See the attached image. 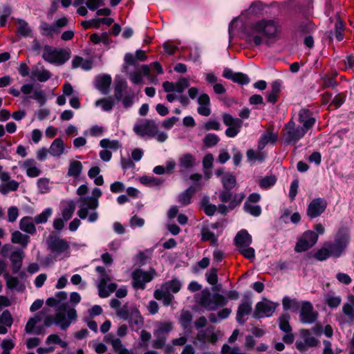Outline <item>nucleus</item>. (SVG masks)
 I'll return each mask as SVG.
<instances>
[{"label":"nucleus","instance_id":"f257e3e1","mask_svg":"<svg viewBox=\"0 0 354 354\" xmlns=\"http://www.w3.org/2000/svg\"><path fill=\"white\" fill-rule=\"evenodd\" d=\"M262 34L266 38L275 39L281 33V26L274 20L261 19L254 23L250 27L248 33L249 40L253 41L256 46L260 45L263 38L258 34Z\"/></svg>","mask_w":354,"mask_h":354},{"label":"nucleus","instance_id":"f03ea898","mask_svg":"<svg viewBox=\"0 0 354 354\" xmlns=\"http://www.w3.org/2000/svg\"><path fill=\"white\" fill-rule=\"evenodd\" d=\"M102 196V192L99 188H94L93 189V196L80 197L79 202H80V209L77 214L82 218L85 219L88 217V221L90 223L95 222L98 218V214L97 212H92L88 214L89 210H95L98 207V198Z\"/></svg>","mask_w":354,"mask_h":354},{"label":"nucleus","instance_id":"7ed1b4c3","mask_svg":"<svg viewBox=\"0 0 354 354\" xmlns=\"http://www.w3.org/2000/svg\"><path fill=\"white\" fill-rule=\"evenodd\" d=\"M196 303L207 310L214 311L225 306L227 299L219 293L211 294L208 289H204L194 295Z\"/></svg>","mask_w":354,"mask_h":354},{"label":"nucleus","instance_id":"20e7f679","mask_svg":"<svg viewBox=\"0 0 354 354\" xmlns=\"http://www.w3.org/2000/svg\"><path fill=\"white\" fill-rule=\"evenodd\" d=\"M182 287V283L177 279H173L162 283L159 289L155 290L153 297L157 300H162L163 305L169 306L174 297L170 293L178 292Z\"/></svg>","mask_w":354,"mask_h":354},{"label":"nucleus","instance_id":"39448f33","mask_svg":"<svg viewBox=\"0 0 354 354\" xmlns=\"http://www.w3.org/2000/svg\"><path fill=\"white\" fill-rule=\"evenodd\" d=\"M70 51L65 49H57L46 45L44 47L42 58L50 64L62 65L70 58Z\"/></svg>","mask_w":354,"mask_h":354},{"label":"nucleus","instance_id":"423d86ee","mask_svg":"<svg viewBox=\"0 0 354 354\" xmlns=\"http://www.w3.org/2000/svg\"><path fill=\"white\" fill-rule=\"evenodd\" d=\"M156 274L154 269H150L149 271L136 269L131 274L132 286L136 290H144L145 284L152 281Z\"/></svg>","mask_w":354,"mask_h":354},{"label":"nucleus","instance_id":"0eeeda50","mask_svg":"<svg viewBox=\"0 0 354 354\" xmlns=\"http://www.w3.org/2000/svg\"><path fill=\"white\" fill-rule=\"evenodd\" d=\"M133 131L140 137H155L158 132V126L154 120H142L133 127Z\"/></svg>","mask_w":354,"mask_h":354},{"label":"nucleus","instance_id":"6e6552de","mask_svg":"<svg viewBox=\"0 0 354 354\" xmlns=\"http://www.w3.org/2000/svg\"><path fill=\"white\" fill-rule=\"evenodd\" d=\"M318 235L312 230L305 232L298 239L295 250L302 252L312 248L317 241Z\"/></svg>","mask_w":354,"mask_h":354},{"label":"nucleus","instance_id":"1a4fd4ad","mask_svg":"<svg viewBox=\"0 0 354 354\" xmlns=\"http://www.w3.org/2000/svg\"><path fill=\"white\" fill-rule=\"evenodd\" d=\"M245 198V194H234L230 189H224L219 192V200L222 203H228L230 210L239 206Z\"/></svg>","mask_w":354,"mask_h":354},{"label":"nucleus","instance_id":"9d476101","mask_svg":"<svg viewBox=\"0 0 354 354\" xmlns=\"http://www.w3.org/2000/svg\"><path fill=\"white\" fill-rule=\"evenodd\" d=\"M279 304L274 303L268 299H264L257 304L254 312V317L261 318L263 317H270L272 315Z\"/></svg>","mask_w":354,"mask_h":354},{"label":"nucleus","instance_id":"9b49d317","mask_svg":"<svg viewBox=\"0 0 354 354\" xmlns=\"http://www.w3.org/2000/svg\"><path fill=\"white\" fill-rule=\"evenodd\" d=\"M299 310V319L303 324H312L316 321L318 314L310 301H302Z\"/></svg>","mask_w":354,"mask_h":354},{"label":"nucleus","instance_id":"f8f14e48","mask_svg":"<svg viewBox=\"0 0 354 354\" xmlns=\"http://www.w3.org/2000/svg\"><path fill=\"white\" fill-rule=\"evenodd\" d=\"M223 123L228 127L225 131L227 137L234 138L242 127L243 122L241 119L233 118L230 114L225 113L223 115Z\"/></svg>","mask_w":354,"mask_h":354},{"label":"nucleus","instance_id":"ddd939ff","mask_svg":"<svg viewBox=\"0 0 354 354\" xmlns=\"http://www.w3.org/2000/svg\"><path fill=\"white\" fill-rule=\"evenodd\" d=\"M286 139L288 142H296L304 136L306 131L303 127H296L295 122L289 121L285 127Z\"/></svg>","mask_w":354,"mask_h":354},{"label":"nucleus","instance_id":"4468645a","mask_svg":"<svg viewBox=\"0 0 354 354\" xmlns=\"http://www.w3.org/2000/svg\"><path fill=\"white\" fill-rule=\"evenodd\" d=\"M196 339L203 344L210 343L214 344L218 341V334L214 330L212 326H209L205 329L200 330L196 337Z\"/></svg>","mask_w":354,"mask_h":354},{"label":"nucleus","instance_id":"2eb2a0df","mask_svg":"<svg viewBox=\"0 0 354 354\" xmlns=\"http://www.w3.org/2000/svg\"><path fill=\"white\" fill-rule=\"evenodd\" d=\"M327 206V203L323 198H315L308 205L307 215L310 218H316L321 215Z\"/></svg>","mask_w":354,"mask_h":354},{"label":"nucleus","instance_id":"dca6fc26","mask_svg":"<svg viewBox=\"0 0 354 354\" xmlns=\"http://www.w3.org/2000/svg\"><path fill=\"white\" fill-rule=\"evenodd\" d=\"M348 241V236L345 235L336 239L334 243H326V246H328L331 256L339 257L346 248Z\"/></svg>","mask_w":354,"mask_h":354},{"label":"nucleus","instance_id":"f3484780","mask_svg":"<svg viewBox=\"0 0 354 354\" xmlns=\"http://www.w3.org/2000/svg\"><path fill=\"white\" fill-rule=\"evenodd\" d=\"M223 76L242 85L248 84L250 82V78L248 75L242 73H235L230 68H225L223 71Z\"/></svg>","mask_w":354,"mask_h":354},{"label":"nucleus","instance_id":"a211bd4d","mask_svg":"<svg viewBox=\"0 0 354 354\" xmlns=\"http://www.w3.org/2000/svg\"><path fill=\"white\" fill-rule=\"evenodd\" d=\"M299 122L303 124L302 127L307 131L313 127L316 120L308 109H301L299 112Z\"/></svg>","mask_w":354,"mask_h":354},{"label":"nucleus","instance_id":"6ab92c4d","mask_svg":"<svg viewBox=\"0 0 354 354\" xmlns=\"http://www.w3.org/2000/svg\"><path fill=\"white\" fill-rule=\"evenodd\" d=\"M48 248L53 252L62 253L69 248V244L65 239L53 237L48 242Z\"/></svg>","mask_w":354,"mask_h":354},{"label":"nucleus","instance_id":"aec40b11","mask_svg":"<svg viewBox=\"0 0 354 354\" xmlns=\"http://www.w3.org/2000/svg\"><path fill=\"white\" fill-rule=\"evenodd\" d=\"M112 80L109 75H98L95 79V86L102 93L106 95L109 92V88L111 84Z\"/></svg>","mask_w":354,"mask_h":354},{"label":"nucleus","instance_id":"412c9836","mask_svg":"<svg viewBox=\"0 0 354 354\" xmlns=\"http://www.w3.org/2000/svg\"><path fill=\"white\" fill-rule=\"evenodd\" d=\"M21 167L26 170L27 176L30 178L37 177L41 174V170L37 166L36 161L32 158L25 160L21 163Z\"/></svg>","mask_w":354,"mask_h":354},{"label":"nucleus","instance_id":"4be33fe9","mask_svg":"<svg viewBox=\"0 0 354 354\" xmlns=\"http://www.w3.org/2000/svg\"><path fill=\"white\" fill-rule=\"evenodd\" d=\"M234 242L239 250L250 246L252 243V236L246 230H241L235 236Z\"/></svg>","mask_w":354,"mask_h":354},{"label":"nucleus","instance_id":"5701e85b","mask_svg":"<svg viewBox=\"0 0 354 354\" xmlns=\"http://www.w3.org/2000/svg\"><path fill=\"white\" fill-rule=\"evenodd\" d=\"M51 77V73L44 67L35 66L30 73V78L39 82H46Z\"/></svg>","mask_w":354,"mask_h":354},{"label":"nucleus","instance_id":"b1692460","mask_svg":"<svg viewBox=\"0 0 354 354\" xmlns=\"http://www.w3.org/2000/svg\"><path fill=\"white\" fill-rule=\"evenodd\" d=\"M24 258V252L21 250H15L12 252L10 256V260L12 263V269L14 273H17L22 266Z\"/></svg>","mask_w":354,"mask_h":354},{"label":"nucleus","instance_id":"393cba45","mask_svg":"<svg viewBox=\"0 0 354 354\" xmlns=\"http://www.w3.org/2000/svg\"><path fill=\"white\" fill-rule=\"evenodd\" d=\"M75 210V203L73 200L66 201L62 203V216L65 221H68Z\"/></svg>","mask_w":354,"mask_h":354},{"label":"nucleus","instance_id":"a878e982","mask_svg":"<svg viewBox=\"0 0 354 354\" xmlns=\"http://www.w3.org/2000/svg\"><path fill=\"white\" fill-rule=\"evenodd\" d=\"M11 242L15 244L20 245V246L24 249L26 248L30 242V236L16 230L11 234Z\"/></svg>","mask_w":354,"mask_h":354},{"label":"nucleus","instance_id":"bb28decb","mask_svg":"<svg viewBox=\"0 0 354 354\" xmlns=\"http://www.w3.org/2000/svg\"><path fill=\"white\" fill-rule=\"evenodd\" d=\"M34 219L30 216L23 217L19 221V228L23 232L33 234L36 232Z\"/></svg>","mask_w":354,"mask_h":354},{"label":"nucleus","instance_id":"cd10ccee","mask_svg":"<svg viewBox=\"0 0 354 354\" xmlns=\"http://www.w3.org/2000/svg\"><path fill=\"white\" fill-rule=\"evenodd\" d=\"M252 311V303L245 301L239 305L236 313V320L243 324L245 322L244 316L249 315Z\"/></svg>","mask_w":354,"mask_h":354},{"label":"nucleus","instance_id":"c85d7f7f","mask_svg":"<svg viewBox=\"0 0 354 354\" xmlns=\"http://www.w3.org/2000/svg\"><path fill=\"white\" fill-rule=\"evenodd\" d=\"M277 138L278 136L277 133H274L268 129L267 132L261 136L258 143V149L261 151L264 149L267 144L274 143L277 141Z\"/></svg>","mask_w":354,"mask_h":354},{"label":"nucleus","instance_id":"c756f323","mask_svg":"<svg viewBox=\"0 0 354 354\" xmlns=\"http://www.w3.org/2000/svg\"><path fill=\"white\" fill-rule=\"evenodd\" d=\"M83 170V166L80 161L73 160L69 162L67 175L74 178H78Z\"/></svg>","mask_w":354,"mask_h":354},{"label":"nucleus","instance_id":"7c9ffc66","mask_svg":"<svg viewBox=\"0 0 354 354\" xmlns=\"http://www.w3.org/2000/svg\"><path fill=\"white\" fill-rule=\"evenodd\" d=\"M65 147L64 141L61 138L53 140L49 148V153L53 156L59 157L64 153Z\"/></svg>","mask_w":354,"mask_h":354},{"label":"nucleus","instance_id":"2f4dec72","mask_svg":"<svg viewBox=\"0 0 354 354\" xmlns=\"http://www.w3.org/2000/svg\"><path fill=\"white\" fill-rule=\"evenodd\" d=\"M130 326L132 329H139L143 324V318L142 317L138 310L136 308L131 309V315L128 319Z\"/></svg>","mask_w":354,"mask_h":354},{"label":"nucleus","instance_id":"473e14b6","mask_svg":"<svg viewBox=\"0 0 354 354\" xmlns=\"http://www.w3.org/2000/svg\"><path fill=\"white\" fill-rule=\"evenodd\" d=\"M196 191V186H190L178 197V201L182 205H187L191 203L192 198Z\"/></svg>","mask_w":354,"mask_h":354},{"label":"nucleus","instance_id":"72a5a7b5","mask_svg":"<svg viewBox=\"0 0 354 354\" xmlns=\"http://www.w3.org/2000/svg\"><path fill=\"white\" fill-rule=\"evenodd\" d=\"M281 91V83L277 80L272 83L271 90L267 95V101L270 103L274 104L278 100L279 94Z\"/></svg>","mask_w":354,"mask_h":354},{"label":"nucleus","instance_id":"f704fd0d","mask_svg":"<svg viewBox=\"0 0 354 354\" xmlns=\"http://www.w3.org/2000/svg\"><path fill=\"white\" fill-rule=\"evenodd\" d=\"M301 304L296 299H290L288 297H285L282 300V305L284 310H290L292 312H296L301 308Z\"/></svg>","mask_w":354,"mask_h":354},{"label":"nucleus","instance_id":"c9c22d12","mask_svg":"<svg viewBox=\"0 0 354 354\" xmlns=\"http://www.w3.org/2000/svg\"><path fill=\"white\" fill-rule=\"evenodd\" d=\"M127 88V83L125 80L119 79L115 80L114 86V96L118 101L122 98V93Z\"/></svg>","mask_w":354,"mask_h":354},{"label":"nucleus","instance_id":"e433bc0d","mask_svg":"<svg viewBox=\"0 0 354 354\" xmlns=\"http://www.w3.org/2000/svg\"><path fill=\"white\" fill-rule=\"evenodd\" d=\"M196 159L190 153H185L179 158V166L183 169H189L195 165Z\"/></svg>","mask_w":354,"mask_h":354},{"label":"nucleus","instance_id":"4c0bfd02","mask_svg":"<svg viewBox=\"0 0 354 354\" xmlns=\"http://www.w3.org/2000/svg\"><path fill=\"white\" fill-rule=\"evenodd\" d=\"M221 182L225 189H231L236 185V180L234 175L230 173H225L221 177Z\"/></svg>","mask_w":354,"mask_h":354},{"label":"nucleus","instance_id":"58836bf2","mask_svg":"<svg viewBox=\"0 0 354 354\" xmlns=\"http://www.w3.org/2000/svg\"><path fill=\"white\" fill-rule=\"evenodd\" d=\"M17 32L21 36L26 37L31 35L32 30L26 21L23 19H18Z\"/></svg>","mask_w":354,"mask_h":354},{"label":"nucleus","instance_id":"ea45409f","mask_svg":"<svg viewBox=\"0 0 354 354\" xmlns=\"http://www.w3.org/2000/svg\"><path fill=\"white\" fill-rule=\"evenodd\" d=\"M173 328L171 322H159L157 324V329L154 332V335L160 337L163 334L168 333Z\"/></svg>","mask_w":354,"mask_h":354},{"label":"nucleus","instance_id":"a19ab883","mask_svg":"<svg viewBox=\"0 0 354 354\" xmlns=\"http://www.w3.org/2000/svg\"><path fill=\"white\" fill-rule=\"evenodd\" d=\"M301 339L306 342L307 346L310 347H314L317 345V339L312 336L310 331L307 329H303L301 330Z\"/></svg>","mask_w":354,"mask_h":354},{"label":"nucleus","instance_id":"79ce46f5","mask_svg":"<svg viewBox=\"0 0 354 354\" xmlns=\"http://www.w3.org/2000/svg\"><path fill=\"white\" fill-rule=\"evenodd\" d=\"M19 183L12 180L6 183H1L0 185V192L3 194H7L10 192H15L19 187Z\"/></svg>","mask_w":354,"mask_h":354},{"label":"nucleus","instance_id":"37998d69","mask_svg":"<svg viewBox=\"0 0 354 354\" xmlns=\"http://www.w3.org/2000/svg\"><path fill=\"white\" fill-rule=\"evenodd\" d=\"M201 205L207 216H213L217 209V207L215 205L209 203L208 197H204L202 199Z\"/></svg>","mask_w":354,"mask_h":354},{"label":"nucleus","instance_id":"c03bdc74","mask_svg":"<svg viewBox=\"0 0 354 354\" xmlns=\"http://www.w3.org/2000/svg\"><path fill=\"white\" fill-rule=\"evenodd\" d=\"M290 315L288 314H282L279 318V328L285 333L292 331V328L289 324Z\"/></svg>","mask_w":354,"mask_h":354},{"label":"nucleus","instance_id":"a18cd8bd","mask_svg":"<svg viewBox=\"0 0 354 354\" xmlns=\"http://www.w3.org/2000/svg\"><path fill=\"white\" fill-rule=\"evenodd\" d=\"M54 317L55 324L59 325L62 329L65 330L70 326L71 321L66 319L63 312L57 313Z\"/></svg>","mask_w":354,"mask_h":354},{"label":"nucleus","instance_id":"49530a36","mask_svg":"<svg viewBox=\"0 0 354 354\" xmlns=\"http://www.w3.org/2000/svg\"><path fill=\"white\" fill-rule=\"evenodd\" d=\"M40 313L36 314L33 317L28 319L25 326V331L27 333H32L36 324L41 321L42 317Z\"/></svg>","mask_w":354,"mask_h":354},{"label":"nucleus","instance_id":"de8ad7c7","mask_svg":"<svg viewBox=\"0 0 354 354\" xmlns=\"http://www.w3.org/2000/svg\"><path fill=\"white\" fill-rule=\"evenodd\" d=\"M100 145L101 147L104 148V149H112V150H117L120 147V143L118 140H111L109 139H102L100 142Z\"/></svg>","mask_w":354,"mask_h":354},{"label":"nucleus","instance_id":"09e8293b","mask_svg":"<svg viewBox=\"0 0 354 354\" xmlns=\"http://www.w3.org/2000/svg\"><path fill=\"white\" fill-rule=\"evenodd\" d=\"M37 185L41 194H46L50 192V180L47 178H40L37 180Z\"/></svg>","mask_w":354,"mask_h":354},{"label":"nucleus","instance_id":"8fccbe9b","mask_svg":"<svg viewBox=\"0 0 354 354\" xmlns=\"http://www.w3.org/2000/svg\"><path fill=\"white\" fill-rule=\"evenodd\" d=\"M52 214V209L46 208L41 214L35 216L34 221L37 224L45 223Z\"/></svg>","mask_w":354,"mask_h":354},{"label":"nucleus","instance_id":"3c124183","mask_svg":"<svg viewBox=\"0 0 354 354\" xmlns=\"http://www.w3.org/2000/svg\"><path fill=\"white\" fill-rule=\"evenodd\" d=\"M193 316L192 313L188 310H183L181 312L179 322L180 325L184 328H187L189 326L190 323L192 320Z\"/></svg>","mask_w":354,"mask_h":354},{"label":"nucleus","instance_id":"603ef678","mask_svg":"<svg viewBox=\"0 0 354 354\" xmlns=\"http://www.w3.org/2000/svg\"><path fill=\"white\" fill-rule=\"evenodd\" d=\"M40 30L43 35L53 36L54 33H56L57 29L54 26V24L50 25L47 22L42 21L40 24Z\"/></svg>","mask_w":354,"mask_h":354},{"label":"nucleus","instance_id":"864d4df0","mask_svg":"<svg viewBox=\"0 0 354 354\" xmlns=\"http://www.w3.org/2000/svg\"><path fill=\"white\" fill-rule=\"evenodd\" d=\"M95 105L97 106H101L102 109L105 111H109L113 107L114 102L111 97L102 98L97 100Z\"/></svg>","mask_w":354,"mask_h":354},{"label":"nucleus","instance_id":"5fc2aeb1","mask_svg":"<svg viewBox=\"0 0 354 354\" xmlns=\"http://www.w3.org/2000/svg\"><path fill=\"white\" fill-rule=\"evenodd\" d=\"M326 304L330 308H336L342 302V299L338 296H333L330 294L325 295Z\"/></svg>","mask_w":354,"mask_h":354},{"label":"nucleus","instance_id":"6e6d98bb","mask_svg":"<svg viewBox=\"0 0 354 354\" xmlns=\"http://www.w3.org/2000/svg\"><path fill=\"white\" fill-rule=\"evenodd\" d=\"M219 138L214 133H208L203 139L204 145L206 147H212L217 145Z\"/></svg>","mask_w":354,"mask_h":354},{"label":"nucleus","instance_id":"4d7b16f0","mask_svg":"<svg viewBox=\"0 0 354 354\" xmlns=\"http://www.w3.org/2000/svg\"><path fill=\"white\" fill-rule=\"evenodd\" d=\"M244 209L254 216H258L261 213V208L259 205H252L245 202L243 205Z\"/></svg>","mask_w":354,"mask_h":354},{"label":"nucleus","instance_id":"13d9d810","mask_svg":"<svg viewBox=\"0 0 354 354\" xmlns=\"http://www.w3.org/2000/svg\"><path fill=\"white\" fill-rule=\"evenodd\" d=\"M202 241H211L212 243H216L217 239L215 234L210 232L207 227H203L201 230Z\"/></svg>","mask_w":354,"mask_h":354},{"label":"nucleus","instance_id":"bf43d9fd","mask_svg":"<svg viewBox=\"0 0 354 354\" xmlns=\"http://www.w3.org/2000/svg\"><path fill=\"white\" fill-rule=\"evenodd\" d=\"M111 346L113 351L118 354H129V351L122 346V342L118 338H117L115 340H113Z\"/></svg>","mask_w":354,"mask_h":354},{"label":"nucleus","instance_id":"052dcab7","mask_svg":"<svg viewBox=\"0 0 354 354\" xmlns=\"http://www.w3.org/2000/svg\"><path fill=\"white\" fill-rule=\"evenodd\" d=\"M217 269L212 268L209 271H207L205 274L206 279L207 282L211 285H215L218 281L217 277Z\"/></svg>","mask_w":354,"mask_h":354},{"label":"nucleus","instance_id":"680f3d73","mask_svg":"<svg viewBox=\"0 0 354 354\" xmlns=\"http://www.w3.org/2000/svg\"><path fill=\"white\" fill-rule=\"evenodd\" d=\"M330 256V253L329 249H328V246H326V244L324 245V247H322V248H320L315 254V259H317L319 261L326 260Z\"/></svg>","mask_w":354,"mask_h":354},{"label":"nucleus","instance_id":"e2e57ef3","mask_svg":"<svg viewBox=\"0 0 354 354\" xmlns=\"http://www.w3.org/2000/svg\"><path fill=\"white\" fill-rule=\"evenodd\" d=\"M189 85V81L186 78H180L178 82L174 83L175 91L178 93H182Z\"/></svg>","mask_w":354,"mask_h":354},{"label":"nucleus","instance_id":"0e129e2a","mask_svg":"<svg viewBox=\"0 0 354 354\" xmlns=\"http://www.w3.org/2000/svg\"><path fill=\"white\" fill-rule=\"evenodd\" d=\"M344 30V26L342 21L338 17L335 23V37L338 41L343 39L344 35L343 32Z\"/></svg>","mask_w":354,"mask_h":354},{"label":"nucleus","instance_id":"69168bd1","mask_svg":"<svg viewBox=\"0 0 354 354\" xmlns=\"http://www.w3.org/2000/svg\"><path fill=\"white\" fill-rule=\"evenodd\" d=\"M277 179L274 176H266L259 181V185L263 188L267 189L275 184Z\"/></svg>","mask_w":354,"mask_h":354},{"label":"nucleus","instance_id":"338daca9","mask_svg":"<svg viewBox=\"0 0 354 354\" xmlns=\"http://www.w3.org/2000/svg\"><path fill=\"white\" fill-rule=\"evenodd\" d=\"M342 311L344 314L351 321L354 320V306L350 304H344L342 306Z\"/></svg>","mask_w":354,"mask_h":354},{"label":"nucleus","instance_id":"774afa93","mask_svg":"<svg viewBox=\"0 0 354 354\" xmlns=\"http://www.w3.org/2000/svg\"><path fill=\"white\" fill-rule=\"evenodd\" d=\"M117 315L123 320H128L131 315V309H128L127 306H124L116 312Z\"/></svg>","mask_w":354,"mask_h":354}]
</instances>
